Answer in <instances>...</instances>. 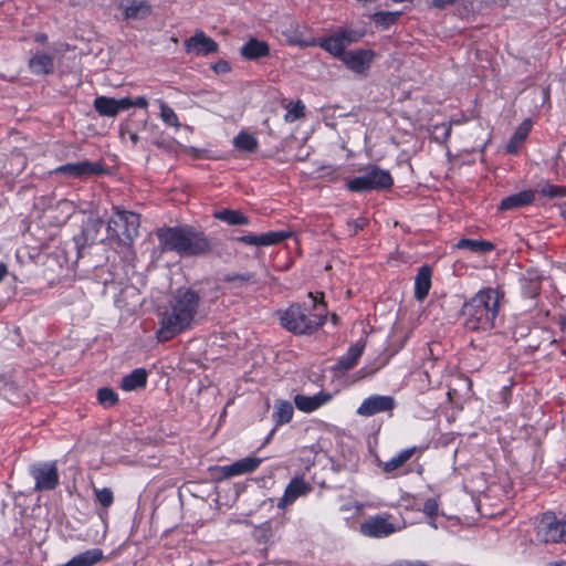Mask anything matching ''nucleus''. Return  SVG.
Returning a JSON list of instances; mask_svg holds the SVG:
<instances>
[{
    "mask_svg": "<svg viewBox=\"0 0 566 566\" xmlns=\"http://www.w3.org/2000/svg\"><path fill=\"white\" fill-rule=\"evenodd\" d=\"M8 269L4 263H0V282L7 275Z\"/></svg>",
    "mask_w": 566,
    "mask_h": 566,
    "instance_id": "51",
    "label": "nucleus"
},
{
    "mask_svg": "<svg viewBox=\"0 0 566 566\" xmlns=\"http://www.w3.org/2000/svg\"><path fill=\"white\" fill-rule=\"evenodd\" d=\"M35 481V490H53L59 483V473L55 463H38L30 468Z\"/></svg>",
    "mask_w": 566,
    "mask_h": 566,
    "instance_id": "9",
    "label": "nucleus"
},
{
    "mask_svg": "<svg viewBox=\"0 0 566 566\" xmlns=\"http://www.w3.org/2000/svg\"><path fill=\"white\" fill-rule=\"evenodd\" d=\"M535 199V195L532 190H523L517 193L505 197L501 203V210H511L515 208L525 207L532 203Z\"/></svg>",
    "mask_w": 566,
    "mask_h": 566,
    "instance_id": "26",
    "label": "nucleus"
},
{
    "mask_svg": "<svg viewBox=\"0 0 566 566\" xmlns=\"http://www.w3.org/2000/svg\"><path fill=\"white\" fill-rule=\"evenodd\" d=\"M384 471H389V462L384 463Z\"/></svg>",
    "mask_w": 566,
    "mask_h": 566,
    "instance_id": "55",
    "label": "nucleus"
},
{
    "mask_svg": "<svg viewBox=\"0 0 566 566\" xmlns=\"http://www.w3.org/2000/svg\"><path fill=\"white\" fill-rule=\"evenodd\" d=\"M201 297L192 289H178L159 311L157 338L167 342L191 328L198 314Z\"/></svg>",
    "mask_w": 566,
    "mask_h": 566,
    "instance_id": "1",
    "label": "nucleus"
},
{
    "mask_svg": "<svg viewBox=\"0 0 566 566\" xmlns=\"http://www.w3.org/2000/svg\"><path fill=\"white\" fill-rule=\"evenodd\" d=\"M457 0H432L431 7L437 9H444L455 3Z\"/></svg>",
    "mask_w": 566,
    "mask_h": 566,
    "instance_id": "48",
    "label": "nucleus"
},
{
    "mask_svg": "<svg viewBox=\"0 0 566 566\" xmlns=\"http://www.w3.org/2000/svg\"><path fill=\"white\" fill-rule=\"evenodd\" d=\"M539 192L547 198H563L566 197V187L556 186L549 182L538 185Z\"/></svg>",
    "mask_w": 566,
    "mask_h": 566,
    "instance_id": "36",
    "label": "nucleus"
},
{
    "mask_svg": "<svg viewBox=\"0 0 566 566\" xmlns=\"http://www.w3.org/2000/svg\"><path fill=\"white\" fill-rule=\"evenodd\" d=\"M332 398L333 395L326 391H321L314 396L298 394L294 397V405L300 411L310 413L327 405Z\"/></svg>",
    "mask_w": 566,
    "mask_h": 566,
    "instance_id": "15",
    "label": "nucleus"
},
{
    "mask_svg": "<svg viewBox=\"0 0 566 566\" xmlns=\"http://www.w3.org/2000/svg\"><path fill=\"white\" fill-rule=\"evenodd\" d=\"M46 40H48V36L44 33H40V34L35 35V41H38V42H45Z\"/></svg>",
    "mask_w": 566,
    "mask_h": 566,
    "instance_id": "52",
    "label": "nucleus"
},
{
    "mask_svg": "<svg viewBox=\"0 0 566 566\" xmlns=\"http://www.w3.org/2000/svg\"><path fill=\"white\" fill-rule=\"evenodd\" d=\"M148 126L147 122L145 120L144 122V128H146Z\"/></svg>",
    "mask_w": 566,
    "mask_h": 566,
    "instance_id": "60",
    "label": "nucleus"
},
{
    "mask_svg": "<svg viewBox=\"0 0 566 566\" xmlns=\"http://www.w3.org/2000/svg\"><path fill=\"white\" fill-rule=\"evenodd\" d=\"M411 332L412 324L410 321H399L395 324L391 331V346L395 344L396 348L394 352L391 350V356L405 346L411 335Z\"/></svg>",
    "mask_w": 566,
    "mask_h": 566,
    "instance_id": "25",
    "label": "nucleus"
},
{
    "mask_svg": "<svg viewBox=\"0 0 566 566\" xmlns=\"http://www.w3.org/2000/svg\"><path fill=\"white\" fill-rule=\"evenodd\" d=\"M373 21L377 27L387 29L389 27V12H377L373 15Z\"/></svg>",
    "mask_w": 566,
    "mask_h": 566,
    "instance_id": "43",
    "label": "nucleus"
},
{
    "mask_svg": "<svg viewBox=\"0 0 566 566\" xmlns=\"http://www.w3.org/2000/svg\"><path fill=\"white\" fill-rule=\"evenodd\" d=\"M365 345L360 342L355 343L352 345L347 353L344 354L336 363L334 369L337 371L345 373L356 366L359 358L363 355Z\"/></svg>",
    "mask_w": 566,
    "mask_h": 566,
    "instance_id": "22",
    "label": "nucleus"
},
{
    "mask_svg": "<svg viewBox=\"0 0 566 566\" xmlns=\"http://www.w3.org/2000/svg\"><path fill=\"white\" fill-rule=\"evenodd\" d=\"M235 148L252 153L258 148V139L248 133L241 132L233 140Z\"/></svg>",
    "mask_w": 566,
    "mask_h": 566,
    "instance_id": "34",
    "label": "nucleus"
},
{
    "mask_svg": "<svg viewBox=\"0 0 566 566\" xmlns=\"http://www.w3.org/2000/svg\"><path fill=\"white\" fill-rule=\"evenodd\" d=\"M213 69L217 71V72H227L229 71V64L227 62H219L217 63Z\"/></svg>",
    "mask_w": 566,
    "mask_h": 566,
    "instance_id": "49",
    "label": "nucleus"
},
{
    "mask_svg": "<svg viewBox=\"0 0 566 566\" xmlns=\"http://www.w3.org/2000/svg\"><path fill=\"white\" fill-rule=\"evenodd\" d=\"M551 566H566V562H564V560L557 562V563L552 564Z\"/></svg>",
    "mask_w": 566,
    "mask_h": 566,
    "instance_id": "53",
    "label": "nucleus"
},
{
    "mask_svg": "<svg viewBox=\"0 0 566 566\" xmlns=\"http://www.w3.org/2000/svg\"><path fill=\"white\" fill-rule=\"evenodd\" d=\"M366 224L365 219H358L355 221L348 222V230L352 234H356L360 229H363Z\"/></svg>",
    "mask_w": 566,
    "mask_h": 566,
    "instance_id": "46",
    "label": "nucleus"
},
{
    "mask_svg": "<svg viewBox=\"0 0 566 566\" xmlns=\"http://www.w3.org/2000/svg\"><path fill=\"white\" fill-rule=\"evenodd\" d=\"M139 224L138 214L116 209L107 222V238L116 240L124 247H129L138 235Z\"/></svg>",
    "mask_w": 566,
    "mask_h": 566,
    "instance_id": "5",
    "label": "nucleus"
},
{
    "mask_svg": "<svg viewBox=\"0 0 566 566\" xmlns=\"http://www.w3.org/2000/svg\"><path fill=\"white\" fill-rule=\"evenodd\" d=\"M293 406L290 401L279 400L274 405V421L276 424L287 423L293 418Z\"/></svg>",
    "mask_w": 566,
    "mask_h": 566,
    "instance_id": "31",
    "label": "nucleus"
},
{
    "mask_svg": "<svg viewBox=\"0 0 566 566\" xmlns=\"http://www.w3.org/2000/svg\"><path fill=\"white\" fill-rule=\"evenodd\" d=\"M360 532L368 537H385L389 534V521L385 515L369 517L360 524Z\"/></svg>",
    "mask_w": 566,
    "mask_h": 566,
    "instance_id": "19",
    "label": "nucleus"
},
{
    "mask_svg": "<svg viewBox=\"0 0 566 566\" xmlns=\"http://www.w3.org/2000/svg\"><path fill=\"white\" fill-rule=\"evenodd\" d=\"M313 490L312 485L304 478L296 476L290 481L285 488L283 496L277 503L279 509H284L292 504L297 497L306 495Z\"/></svg>",
    "mask_w": 566,
    "mask_h": 566,
    "instance_id": "13",
    "label": "nucleus"
},
{
    "mask_svg": "<svg viewBox=\"0 0 566 566\" xmlns=\"http://www.w3.org/2000/svg\"><path fill=\"white\" fill-rule=\"evenodd\" d=\"M213 217L229 226H248L249 218L239 210L222 209L213 212Z\"/></svg>",
    "mask_w": 566,
    "mask_h": 566,
    "instance_id": "28",
    "label": "nucleus"
},
{
    "mask_svg": "<svg viewBox=\"0 0 566 566\" xmlns=\"http://www.w3.org/2000/svg\"><path fill=\"white\" fill-rule=\"evenodd\" d=\"M455 247L458 249H468L476 253H486L494 249V244L485 240L461 239Z\"/></svg>",
    "mask_w": 566,
    "mask_h": 566,
    "instance_id": "32",
    "label": "nucleus"
},
{
    "mask_svg": "<svg viewBox=\"0 0 566 566\" xmlns=\"http://www.w3.org/2000/svg\"><path fill=\"white\" fill-rule=\"evenodd\" d=\"M418 451L417 447H411L399 452L396 457L391 458V471L403 465L413 454Z\"/></svg>",
    "mask_w": 566,
    "mask_h": 566,
    "instance_id": "38",
    "label": "nucleus"
},
{
    "mask_svg": "<svg viewBox=\"0 0 566 566\" xmlns=\"http://www.w3.org/2000/svg\"><path fill=\"white\" fill-rule=\"evenodd\" d=\"M103 228V220L99 217H90L83 227V237L87 244H93L97 241H103L99 239V232Z\"/></svg>",
    "mask_w": 566,
    "mask_h": 566,
    "instance_id": "30",
    "label": "nucleus"
},
{
    "mask_svg": "<svg viewBox=\"0 0 566 566\" xmlns=\"http://www.w3.org/2000/svg\"><path fill=\"white\" fill-rule=\"evenodd\" d=\"M29 69L34 75H49L54 71V59L44 52H35L29 60Z\"/></svg>",
    "mask_w": 566,
    "mask_h": 566,
    "instance_id": "21",
    "label": "nucleus"
},
{
    "mask_svg": "<svg viewBox=\"0 0 566 566\" xmlns=\"http://www.w3.org/2000/svg\"><path fill=\"white\" fill-rule=\"evenodd\" d=\"M373 56L371 51L357 50L346 52L340 60L349 70L361 73L369 67Z\"/></svg>",
    "mask_w": 566,
    "mask_h": 566,
    "instance_id": "17",
    "label": "nucleus"
},
{
    "mask_svg": "<svg viewBox=\"0 0 566 566\" xmlns=\"http://www.w3.org/2000/svg\"><path fill=\"white\" fill-rule=\"evenodd\" d=\"M156 237L161 252L172 251L181 256H193L211 250L209 238L189 226L159 228Z\"/></svg>",
    "mask_w": 566,
    "mask_h": 566,
    "instance_id": "3",
    "label": "nucleus"
},
{
    "mask_svg": "<svg viewBox=\"0 0 566 566\" xmlns=\"http://www.w3.org/2000/svg\"><path fill=\"white\" fill-rule=\"evenodd\" d=\"M363 36V33L350 29H339L334 32L331 36L321 41V46L329 52L331 54L342 59L345 54L346 45L358 41Z\"/></svg>",
    "mask_w": 566,
    "mask_h": 566,
    "instance_id": "8",
    "label": "nucleus"
},
{
    "mask_svg": "<svg viewBox=\"0 0 566 566\" xmlns=\"http://www.w3.org/2000/svg\"><path fill=\"white\" fill-rule=\"evenodd\" d=\"M308 296L312 297L314 300V302H316V296L313 295V293H308Z\"/></svg>",
    "mask_w": 566,
    "mask_h": 566,
    "instance_id": "57",
    "label": "nucleus"
},
{
    "mask_svg": "<svg viewBox=\"0 0 566 566\" xmlns=\"http://www.w3.org/2000/svg\"><path fill=\"white\" fill-rule=\"evenodd\" d=\"M531 127L532 123L530 119H525L521 123L506 146V151L509 154L516 155L518 153L531 132Z\"/></svg>",
    "mask_w": 566,
    "mask_h": 566,
    "instance_id": "27",
    "label": "nucleus"
},
{
    "mask_svg": "<svg viewBox=\"0 0 566 566\" xmlns=\"http://www.w3.org/2000/svg\"><path fill=\"white\" fill-rule=\"evenodd\" d=\"M269 44L255 38L250 39L240 49L241 55L247 60H258L264 57L269 55Z\"/></svg>",
    "mask_w": 566,
    "mask_h": 566,
    "instance_id": "24",
    "label": "nucleus"
},
{
    "mask_svg": "<svg viewBox=\"0 0 566 566\" xmlns=\"http://www.w3.org/2000/svg\"><path fill=\"white\" fill-rule=\"evenodd\" d=\"M147 373L144 368H137L122 379L120 388L125 391H132L146 385Z\"/></svg>",
    "mask_w": 566,
    "mask_h": 566,
    "instance_id": "29",
    "label": "nucleus"
},
{
    "mask_svg": "<svg viewBox=\"0 0 566 566\" xmlns=\"http://www.w3.org/2000/svg\"><path fill=\"white\" fill-rule=\"evenodd\" d=\"M97 400L104 407H112L117 402L118 397H117V394L113 389L104 387V388L98 389Z\"/></svg>",
    "mask_w": 566,
    "mask_h": 566,
    "instance_id": "37",
    "label": "nucleus"
},
{
    "mask_svg": "<svg viewBox=\"0 0 566 566\" xmlns=\"http://www.w3.org/2000/svg\"><path fill=\"white\" fill-rule=\"evenodd\" d=\"M500 313V293L486 287L475 293L461 307L463 326L472 332H488L495 327Z\"/></svg>",
    "mask_w": 566,
    "mask_h": 566,
    "instance_id": "2",
    "label": "nucleus"
},
{
    "mask_svg": "<svg viewBox=\"0 0 566 566\" xmlns=\"http://www.w3.org/2000/svg\"><path fill=\"white\" fill-rule=\"evenodd\" d=\"M94 494H95L96 500L103 507H109L114 502L113 492L108 488H103V489L94 488Z\"/></svg>",
    "mask_w": 566,
    "mask_h": 566,
    "instance_id": "39",
    "label": "nucleus"
},
{
    "mask_svg": "<svg viewBox=\"0 0 566 566\" xmlns=\"http://www.w3.org/2000/svg\"><path fill=\"white\" fill-rule=\"evenodd\" d=\"M451 130L452 124L450 122H443L432 126L430 129V136L434 142L444 144L449 139Z\"/></svg>",
    "mask_w": 566,
    "mask_h": 566,
    "instance_id": "35",
    "label": "nucleus"
},
{
    "mask_svg": "<svg viewBox=\"0 0 566 566\" xmlns=\"http://www.w3.org/2000/svg\"><path fill=\"white\" fill-rule=\"evenodd\" d=\"M128 102L130 103L129 104V108L133 107V106H137V107L146 109L147 106H148V101L144 96H138L135 99H132V98L128 97Z\"/></svg>",
    "mask_w": 566,
    "mask_h": 566,
    "instance_id": "47",
    "label": "nucleus"
},
{
    "mask_svg": "<svg viewBox=\"0 0 566 566\" xmlns=\"http://www.w3.org/2000/svg\"><path fill=\"white\" fill-rule=\"evenodd\" d=\"M128 136L129 140L132 142L133 145H137V143L139 142V136L136 132H132L127 126H122L120 127V137L122 138H125V136Z\"/></svg>",
    "mask_w": 566,
    "mask_h": 566,
    "instance_id": "44",
    "label": "nucleus"
},
{
    "mask_svg": "<svg viewBox=\"0 0 566 566\" xmlns=\"http://www.w3.org/2000/svg\"><path fill=\"white\" fill-rule=\"evenodd\" d=\"M398 14H399V13H394V12H391V13H390L391 21H392V20L395 19V17H397Z\"/></svg>",
    "mask_w": 566,
    "mask_h": 566,
    "instance_id": "56",
    "label": "nucleus"
},
{
    "mask_svg": "<svg viewBox=\"0 0 566 566\" xmlns=\"http://www.w3.org/2000/svg\"><path fill=\"white\" fill-rule=\"evenodd\" d=\"M391 566H431L430 564L423 562V560H409V559H401L397 560Z\"/></svg>",
    "mask_w": 566,
    "mask_h": 566,
    "instance_id": "45",
    "label": "nucleus"
},
{
    "mask_svg": "<svg viewBox=\"0 0 566 566\" xmlns=\"http://www.w3.org/2000/svg\"><path fill=\"white\" fill-rule=\"evenodd\" d=\"M304 105L301 102H297L287 111L285 114V119L287 122H294L301 118L304 115Z\"/></svg>",
    "mask_w": 566,
    "mask_h": 566,
    "instance_id": "41",
    "label": "nucleus"
},
{
    "mask_svg": "<svg viewBox=\"0 0 566 566\" xmlns=\"http://www.w3.org/2000/svg\"><path fill=\"white\" fill-rule=\"evenodd\" d=\"M387 186H389V174L374 166L368 168L364 175L355 177L347 182V188L355 192Z\"/></svg>",
    "mask_w": 566,
    "mask_h": 566,
    "instance_id": "7",
    "label": "nucleus"
},
{
    "mask_svg": "<svg viewBox=\"0 0 566 566\" xmlns=\"http://www.w3.org/2000/svg\"><path fill=\"white\" fill-rule=\"evenodd\" d=\"M403 113L406 114L407 119H409L410 122H415V120L418 119V116H417L416 112L405 111Z\"/></svg>",
    "mask_w": 566,
    "mask_h": 566,
    "instance_id": "50",
    "label": "nucleus"
},
{
    "mask_svg": "<svg viewBox=\"0 0 566 566\" xmlns=\"http://www.w3.org/2000/svg\"><path fill=\"white\" fill-rule=\"evenodd\" d=\"M116 7L126 21L144 20L151 13L148 0H118Z\"/></svg>",
    "mask_w": 566,
    "mask_h": 566,
    "instance_id": "10",
    "label": "nucleus"
},
{
    "mask_svg": "<svg viewBox=\"0 0 566 566\" xmlns=\"http://www.w3.org/2000/svg\"><path fill=\"white\" fill-rule=\"evenodd\" d=\"M438 510H439V504L436 499L430 497V499L426 500L422 511L428 517L432 518V517L437 516Z\"/></svg>",
    "mask_w": 566,
    "mask_h": 566,
    "instance_id": "42",
    "label": "nucleus"
},
{
    "mask_svg": "<svg viewBox=\"0 0 566 566\" xmlns=\"http://www.w3.org/2000/svg\"><path fill=\"white\" fill-rule=\"evenodd\" d=\"M314 308L316 313L310 314L306 308L293 304L281 314V325L296 335L312 334L325 323V315L318 311L316 304Z\"/></svg>",
    "mask_w": 566,
    "mask_h": 566,
    "instance_id": "4",
    "label": "nucleus"
},
{
    "mask_svg": "<svg viewBox=\"0 0 566 566\" xmlns=\"http://www.w3.org/2000/svg\"><path fill=\"white\" fill-rule=\"evenodd\" d=\"M363 373H364V369H359V371H358V374H359V378H363V377H364Z\"/></svg>",
    "mask_w": 566,
    "mask_h": 566,
    "instance_id": "58",
    "label": "nucleus"
},
{
    "mask_svg": "<svg viewBox=\"0 0 566 566\" xmlns=\"http://www.w3.org/2000/svg\"><path fill=\"white\" fill-rule=\"evenodd\" d=\"M389 410V396H370L366 398L357 409L363 417H371L376 413Z\"/></svg>",
    "mask_w": 566,
    "mask_h": 566,
    "instance_id": "20",
    "label": "nucleus"
},
{
    "mask_svg": "<svg viewBox=\"0 0 566 566\" xmlns=\"http://www.w3.org/2000/svg\"><path fill=\"white\" fill-rule=\"evenodd\" d=\"M160 109V119L168 126L180 128V122L176 112L163 99L156 101Z\"/></svg>",
    "mask_w": 566,
    "mask_h": 566,
    "instance_id": "33",
    "label": "nucleus"
},
{
    "mask_svg": "<svg viewBox=\"0 0 566 566\" xmlns=\"http://www.w3.org/2000/svg\"><path fill=\"white\" fill-rule=\"evenodd\" d=\"M218 43L206 35L203 31H196L192 36L185 41V49L187 53L196 55H209L218 51Z\"/></svg>",
    "mask_w": 566,
    "mask_h": 566,
    "instance_id": "11",
    "label": "nucleus"
},
{
    "mask_svg": "<svg viewBox=\"0 0 566 566\" xmlns=\"http://www.w3.org/2000/svg\"><path fill=\"white\" fill-rule=\"evenodd\" d=\"M290 237V233L284 231H270L263 234H248L240 237L238 240L248 245L268 247L282 242Z\"/></svg>",
    "mask_w": 566,
    "mask_h": 566,
    "instance_id": "18",
    "label": "nucleus"
},
{
    "mask_svg": "<svg viewBox=\"0 0 566 566\" xmlns=\"http://www.w3.org/2000/svg\"><path fill=\"white\" fill-rule=\"evenodd\" d=\"M432 271L429 266H421L415 277V297L417 301H423L431 289Z\"/></svg>",
    "mask_w": 566,
    "mask_h": 566,
    "instance_id": "23",
    "label": "nucleus"
},
{
    "mask_svg": "<svg viewBox=\"0 0 566 566\" xmlns=\"http://www.w3.org/2000/svg\"><path fill=\"white\" fill-rule=\"evenodd\" d=\"M129 104L128 97L116 99L107 96H97L94 99L95 111L105 117H115L120 111L128 109Z\"/></svg>",
    "mask_w": 566,
    "mask_h": 566,
    "instance_id": "14",
    "label": "nucleus"
},
{
    "mask_svg": "<svg viewBox=\"0 0 566 566\" xmlns=\"http://www.w3.org/2000/svg\"><path fill=\"white\" fill-rule=\"evenodd\" d=\"M392 2L401 3V2H412L413 0H391Z\"/></svg>",
    "mask_w": 566,
    "mask_h": 566,
    "instance_id": "54",
    "label": "nucleus"
},
{
    "mask_svg": "<svg viewBox=\"0 0 566 566\" xmlns=\"http://www.w3.org/2000/svg\"><path fill=\"white\" fill-rule=\"evenodd\" d=\"M332 321H333L334 323H336V321H337V316H336L335 314H333V316H332Z\"/></svg>",
    "mask_w": 566,
    "mask_h": 566,
    "instance_id": "59",
    "label": "nucleus"
},
{
    "mask_svg": "<svg viewBox=\"0 0 566 566\" xmlns=\"http://www.w3.org/2000/svg\"><path fill=\"white\" fill-rule=\"evenodd\" d=\"M254 277L253 273L244 272V273H229L224 276V281L229 283H238L235 286H241L248 282H250Z\"/></svg>",
    "mask_w": 566,
    "mask_h": 566,
    "instance_id": "40",
    "label": "nucleus"
},
{
    "mask_svg": "<svg viewBox=\"0 0 566 566\" xmlns=\"http://www.w3.org/2000/svg\"><path fill=\"white\" fill-rule=\"evenodd\" d=\"M101 171L102 166L99 164H94L87 160L65 164L55 169L56 174H62L74 178L95 175Z\"/></svg>",
    "mask_w": 566,
    "mask_h": 566,
    "instance_id": "16",
    "label": "nucleus"
},
{
    "mask_svg": "<svg viewBox=\"0 0 566 566\" xmlns=\"http://www.w3.org/2000/svg\"><path fill=\"white\" fill-rule=\"evenodd\" d=\"M536 537L543 543H566V517L558 520L552 512L544 513L536 526Z\"/></svg>",
    "mask_w": 566,
    "mask_h": 566,
    "instance_id": "6",
    "label": "nucleus"
},
{
    "mask_svg": "<svg viewBox=\"0 0 566 566\" xmlns=\"http://www.w3.org/2000/svg\"><path fill=\"white\" fill-rule=\"evenodd\" d=\"M261 463L262 459L258 457H247L244 459H240L232 464L218 468V472L220 473L219 478L230 479L237 475L251 473L255 471Z\"/></svg>",
    "mask_w": 566,
    "mask_h": 566,
    "instance_id": "12",
    "label": "nucleus"
}]
</instances>
